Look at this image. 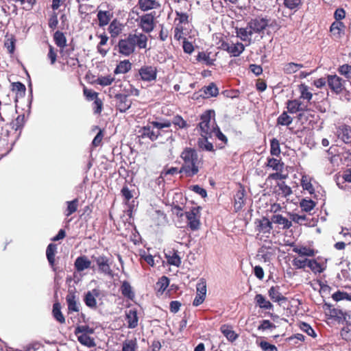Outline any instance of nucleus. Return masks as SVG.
<instances>
[{
	"instance_id": "49",
	"label": "nucleus",
	"mask_w": 351,
	"mask_h": 351,
	"mask_svg": "<svg viewBox=\"0 0 351 351\" xmlns=\"http://www.w3.org/2000/svg\"><path fill=\"white\" fill-rule=\"evenodd\" d=\"M292 121V117L288 115L286 112H282L277 119V123L280 125H289Z\"/></svg>"
},
{
	"instance_id": "26",
	"label": "nucleus",
	"mask_w": 351,
	"mask_h": 351,
	"mask_svg": "<svg viewBox=\"0 0 351 351\" xmlns=\"http://www.w3.org/2000/svg\"><path fill=\"white\" fill-rule=\"evenodd\" d=\"M97 36L100 38V41L97 44V50L99 54H101L102 56H105L110 50V47H104V46L107 44L109 38L105 33L97 35Z\"/></svg>"
},
{
	"instance_id": "17",
	"label": "nucleus",
	"mask_w": 351,
	"mask_h": 351,
	"mask_svg": "<svg viewBox=\"0 0 351 351\" xmlns=\"http://www.w3.org/2000/svg\"><path fill=\"white\" fill-rule=\"evenodd\" d=\"M140 26L142 29L149 33L154 27V16L152 14H146L141 17Z\"/></svg>"
},
{
	"instance_id": "58",
	"label": "nucleus",
	"mask_w": 351,
	"mask_h": 351,
	"mask_svg": "<svg viewBox=\"0 0 351 351\" xmlns=\"http://www.w3.org/2000/svg\"><path fill=\"white\" fill-rule=\"evenodd\" d=\"M208 138H203L198 141L199 146L201 149L206 151H213V145L208 141Z\"/></svg>"
},
{
	"instance_id": "33",
	"label": "nucleus",
	"mask_w": 351,
	"mask_h": 351,
	"mask_svg": "<svg viewBox=\"0 0 351 351\" xmlns=\"http://www.w3.org/2000/svg\"><path fill=\"white\" fill-rule=\"evenodd\" d=\"M268 294L271 300L275 302H280L286 300L285 297L280 292L279 287H271L268 291Z\"/></svg>"
},
{
	"instance_id": "62",
	"label": "nucleus",
	"mask_w": 351,
	"mask_h": 351,
	"mask_svg": "<svg viewBox=\"0 0 351 351\" xmlns=\"http://www.w3.org/2000/svg\"><path fill=\"white\" fill-rule=\"evenodd\" d=\"M291 219L294 222L299 223L300 225H306L307 224V223H306L307 218H306V215H298L296 213H293V214L291 215Z\"/></svg>"
},
{
	"instance_id": "48",
	"label": "nucleus",
	"mask_w": 351,
	"mask_h": 351,
	"mask_svg": "<svg viewBox=\"0 0 351 351\" xmlns=\"http://www.w3.org/2000/svg\"><path fill=\"white\" fill-rule=\"evenodd\" d=\"M58 12L53 11L49 14L48 19V26L51 30H54L58 27Z\"/></svg>"
},
{
	"instance_id": "41",
	"label": "nucleus",
	"mask_w": 351,
	"mask_h": 351,
	"mask_svg": "<svg viewBox=\"0 0 351 351\" xmlns=\"http://www.w3.org/2000/svg\"><path fill=\"white\" fill-rule=\"evenodd\" d=\"M12 90L15 92L16 97H23L25 95V86L20 82H13L12 84Z\"/></svg>"
},
{
	"instance_id": "50",
	"label": "nucleus",
	"mask_w": 351,
	"mask_h": 351,
	"mask_svg": "<svg viewBox=\"0 0 351 351\" xmlns=\"http://www.w3.org/2000/svg\"><path fill=\"white\" fill-rule=\"evenodd\" d=\"M300 206L305 212L311 211L315 206V203L311 199H302L300 203Z\"/></svg>"
},
{
	"instance_id": "9",
	"label": "nucleus",
	"mask_w": 351,
	"mask_h": 351,
	"mask_svg": "<svg viewBox=\"0 0 351 351\" xmlns=\"http://www.w3.org/2000/svg\"><path fill=\"white\" fill-rule=\"evenodd\" d=\"M221 49L227 51L230 56L237 57L245 50V46L243 43L237 42H223L221 45Z\"/></svg>"
},
{
	"instance_id": "32",
	"label": "nucleus",
	"mask_w": 351,
	"mask_h": 351,
	"mask_svg": "<svg viewBox=\"0 0 351 351\" xmlns=\"http://www.w3.org/2000/svg\"><path fill=\"white\" fill-rule=\"evenodd\" d=\"M344 25L341 21H335L332 23L330 31L335 38H339L343 34Z\"/></svg>"
},
{
	"instance_id": "40",
	"label": "nucleus",
	"mask_w": 351,
	"mask_h": 351,
	"mask_svg": "<svg viewBox=\"0 0 351 351\" xmlns=\"http://www.w3.org/2000/svg\"><path fill=\"white\" fill-rule=\"evenodd\" d=\"M53 40L56 45L61 49H64L66 45V38L60 31H56L53 34Z\"/></svg>"
},
{
	"instance_id": "37",
	"label": "nucleus",
	"mask_w": 351,
	"mask_h": 351,
	"mask_svg": "<svg viewBox=\"0 0 351 351\" xmlns=\"http://www.w3.org/2000/svg\"><path fill=\"white\" fill-rule=\"evenodd\" d=\"M293 252L301 256H314L315 250L306 246H298L293 248Z\"/></svg>"
},
{
	"instance_id": "14",
	"label": "nucleus",
	"mask_w": 351,
	"mask_h": 351,
	"mask_svg": "<svg viewBox=\"0 0 351 351\" xmlns=\"http://www.w3.org/2000/svg\"><path fill=\"white\" fill-rule=\"evenodd\" d=\"M73 51V47L60 49L61 58L65 60V64L71 67H75L79 64L78 58L76 56H71Z\"/></svg>"
},
{
	"instance_id": "3",
	"label": "nucleus",
	"mask_w": 351,
	"mask_h": 351,
	"mask_svg": "<svg viewBox=\"0 0 351 351\" xmlns=\"http://www.w3.org/2000/svg\"><path fill=\"white\" fill-rule=\"evenodd\" d=\"M181 158L184 161L180 172L184 173L186 176L191 177L199 171V160L197 154L194 149L187 148L181 154Z\"/></svg>"
},
{
	"instance_id": "8",
	"label": "nucleus",
	"mask_w": 351,
	"mask_h": 351,
	"mask_svg": "<svg viewBox=\"0 0 351 351\" xmlns=\"http://www.w3.org/2000/svg\"><path fill=\"white\" fill-rule=\"evenodd\" d=\"M91 258L96 263L99 272L107 276H113V271L111 269L112 262L108 257L102 254L97 256L93 255Z\"/></svg>"
},
{
	"instance_id": "16",
	"label": "nucleus",
	"mask_w": 351,
	"mask_h": 351,
	"mask_svg": "<svg viewBox=\"0 0 351 351\" xmlns=\"http://www.w3.org/2000/svg\"><path fill=\"white\" fill-rule=\"evenodd\" d=\"M77 296L73 290H69L66 296V301L68 306V313L72 312H79L80 308L77 304Z\"/></svg>"
},
{
	"instance_id": "1",
	"label": "nucleus",
	"mask_w": 351,
	"mask_h": 351,
	"mask_svg": "<svg viewBox=\"0 0 351 351\" xmlns=\"http://www.w3.org/2000/svg\"><path fill=\"white\" fill-rule=\"evenodd\" d=\"M147 36L142 33L129 34L118 42V51L124 56H130L135 51L136 47L139 49L147 47Z\"/></svg>"
},
{
	"instance_id": "57",
	"label": "nucleus",
	"mask_w": 351,
	"mask_h": 351,
	"mask_svg": "<svg viewBox=\"0 0 351 351\" xmlns=\"http://www.w3.org/2000/svg\"><path fill=\"white\" fill-rule=\"evenodd\" d=\"M267 166L275 171H279L282 168V163L279 160L271 158L267 160Z\"/></svg>"
},
{
	"instance_id": "45",
	"label": "nucleus",
	"mask_w": 351,
	"mask_h": 351,
	"mask_svg": "<svg viewBox=\"0 0 351 351\" xmlns=\"http://www.w3.org/2000/svg\"><path fill=\"white\" fill-rule=\"evenodd\" d=\"M138 348L136 340L126 339L123 342L122 351H136Z\"/></svg>"
},
{
	"instance_id": "31",
	"label": "nucleus",
	"mask_w": 351,
	"mask_h": 351,
	"mask_svg": "<svg viewBox=\"0 0 351 351\" xmlns=\"http://www.w3.org/2000/svg\"><path fill=\"white\" fill-rule=\"evenodd\" d=\"M201 92L203 93L204 97H216L219 94V89L214 83H210L208 86H204Z\"/></svg>"
},
{
	"instance_id": "10",
	"label": "nucleus",
	"mask_w": 351,
	"mask_h": 351,
	"mask_svg": "<svg viewBox=\"0 0 351 351\" xmlns=\"http://www.w3.org/2000/svg\"><path fill=\"white\" fill-rule=\"evenodd\" d=\"M157 68L152 65H144L138 70L141 80L145 82L156 80L157 77Z\"/></svg>"
},
{
	"instance_id": "28",
	"label": "nucleus",
	"mask_w": 351,
	"mask_h": 351,
	"mask_svg": "<svg viewBox=\"0 0 351 351\" xmlns=\"http://www.w3.org/2000/svg\"><path fill=\"white\" fill-rule=\"evenodd\" d=\"M132 64L129 60H122L117 65L114 73L115 75L127 73L132 69Z\"/></svg>"
},
{
	"instance_id": "20",
	"label": "nucleus",
	"mask_w": 351,
	"mask_h": 351,
	"mask_svg": "<svg viewBox=\"0 0 351 351\" xmlns=\"http://www.w3.org/2000/svg\"><path fill=\"white\" fill-rule=\"evenodd\" d=\"M112 17L113 13L110 10H98L97 19L99 27H104L108 25Z\"/></svg>"
},
{
	"instance_id": "59",
	"label": "nucleus",
	"mask_w": 351,
	"mask_h": 351,
	"mask_svg": "<svg viewBox=\"0 0 351 351\" xmlns=\"http://www.w3.org/2000/svg\"><path fill=\"white\" fill-rule=\"evenodd\" d=\"M83 93L86 99L88 101L95 100L98 97L99 93L94 91L93 90L88 89L86 87H84Z\"/></svg>"
},
{
	"instance_id": "46",
	"label": "nucleus",
	"mask_w": 351,
	"mask_h": 351,
	"mask_svg": "<svg viewBox=\"0 0 351 351\" xmlns=\"http://www.w3.org/2000/svg\"><path fill=\"white\" fill-rule=\"evenodd\" d=\"M332 298L336 302L341 300L351 301V293L349 294L345 291H337L332 295Z\"/></svg>"
},
{
	"instance_id": "4",
	"label": "nucleus",
	"mask_w": 351,
	"mask_h": 351,
	"mask_svg": "<svg viewBox=\"0 0 351 351\" xmlns=\"http://www.w3.org/2000/svg\"><path fill=\"white\" fill-rule=\"evenodd\" d=\"M214 117V110H207L201 115L199 128L202 138H211L213 136V132L218 127Z\"/></svg>"
},
{
	"instance_id": "29",
	"label": "nucleus",
	"mask_w": 351,
	"mask_h": 351,
	"mask_svg": "<svg viewBox=\"0 0 351 351\" xmlns=\"http://www.w3.org/2000/svg\"><path fill=\"white\" fill-rule=\"evenodd\" d=\"M271 219L272 223L282 226L283 229H289L292 226L291 221L279 214L274 215Z\"/></svg>"
},
{
	"instance_id": "63",
	"label": "nucleus",
	"mask_w": 351,
	"mask_h": 351,
	"mask_svg": "<svg viewBox=\"0 0 351 351\" xmlns=\"http://www.w3.org/2000/svg\"><path fill=\"white\" fill-rule=\"evenodd\" d=\"M258 346L263 351H278V348L275 345L271 344L266 341H261Z\"/></svg>"
},
{
	"instance_id": "52",
	"label": "nucleus",
	"mask_w": 351,
	"mask_h": 351,
	"mask_svg": "<svg viewBox=\"0 0 351 351\" xmlns=\"http://www.w3.org/2000/svg\"><path fill=\"white\" fill-rule=\"evenodd\" d=\"M270 154L272 156H278L280 154V143L276 138H273L270 141Z\"/></svg>"
},
{
	"instance_id": "15",
	"label": "nucleus",
	"mask_w": 351,
	"mask_h": 351,
	"mask_svg": "<svg viewBox=\"0 0 351 351\" xmlns=\"http://www.w3.org/2000/svg\"><path fill=\"white\" fill-rule=\"evenodd\" d=\"M340 313L346 322V325L341 330L340 335L342 339L346 341L351 340V316L346 312H341Z\"/></svg>"
},
{
	"instance_id": "60",
	"label": "nucleus",
	"mask_w": 351,
	"mask_h": 351,
	"mask_svg": "<svg viewBox=\"0 0 351 351\" xmlns=\"http://www.w3.org/2000/svg\"><path fill=\"white\" fill-rule=\"evenodd\" d=\"M340 74L344 75L348 79H351V65L345 64L339 66L338 69Z\"/></svg>"
},
{
	"instance_id": "47",
	"label": "nucleus",
	"mask_w": 351,
	"mask_h": 351,
	"mask_svg": "<svg viewBox=\"0 0 351 351\" xmlns=\"http://www.w3.org/2000/svg\"><path fill=\"white\" fill-rule=\"evenodd\" d=\"M301 185L303 189L307 191L310 194H313L314 193V188L308 176H302L301 179Z\"/></svg>"
},
{
	"instance_id": "34",
	"label": "nucleus",
	"mask_w": 351,
	"mask_h": 351,
	"mask_svg": "<svg viewBox=\"0 0 351 351\" xmlns=\"http://www.w3.org/2000/svg\"><path fill=\"white\" fill-rule=\"evenodd\" d=\"M52 314L54 319L60 324L65 323V317L61 312V305L58 302L53 304Z\"/></svg>"
},
{
	"instance_id": "12",
	"label": "nucleus",
	"mask_w": 351,
	"mask_h": 351,
	"mask_svg": "<svg viewBox=\"0 0 351 351\" xmlns=\"http://www.w3.org/2000/svg\"><path fill=\"white\" fill-rule=\"evenodd\" d=\"M116 101V108L120 112H126L132 104V101L128 98V95L118 93L114 95Z\"/></svg>"
},
{
	"instance_id": "61",
	"label": "nucleus",
	"mask_w": 351,
	"mask_h": 351,
	"mask_svg": "<svg viewBox=\"0 0 351 351\" xmlns=\"http://www.w3.org/2000/svg\"><path fill=\"white\" fill-rule=\"evenodd\" d=\"M197 60L199 62H204L207 65H212L213 64V60L210 59L209 54L205 52H199L197 56Z\"/></svg>"
},
{
	"instance_id": "39",
	"label": "nucleus",
	"mask_w": 351,
	"mask_h": 351,
	"mask_svg": "<svg viewBox=\"0 0 351 351\" xmlns=\"http://www.w3.org/2000/svg\"><path fill=\"white\" fill-rule=\"evenodd\" d=\"M138 5L142 11H147L158 5L155 0H138Z\"/></svg>"
},
{
	"instance_id": "38",
	"label": "nucleus",
	"mask_w": 351,
	"mask_h": 351,
	"mask_svg": "<svg viewBox=\"0 0 351 351\" xmlns=\"http://www.w3.org/2000/svg\"><path fill=\"white\" fill-rule=\"evenodd\" d=\"M16 38L14 36L10 35L6 36L5 40H4V47L6 48L8 52L10 54H13L15 51V47H16Z\"/></svg>"
},
{
	"instance_id": "30",
	"label": "nucleus",
	"mask_w": 351,
	"mask_h": 351,
	"mask_svg": "<svg viewBox=\"0 0 351 351\" xmlns=\"http://www.w3.org/2000/svg\"><path fill=\"white\" fill-rule=\"evenodd\" d=\"M220 330L223 335L230 342H234L239 337V335L232 330L231 326L228 325H223L221 326Z\"/></svg>"
},
{
	"instance_id": "55",
	"label": "nucleus",
	"mask_w": 351,
	"mask_h": 351,
	"mask_svg": "<svg viewBox=\"0 0 351 351\" xmlns=\"http://www.w3.org/2000/svg\"><path fill=\"white\" fill-rule=\"evenodd\" d=\"M197 294L206 296V282L203 278H201L196 285Z\"/></svg>"
},
{
	"instance_id": "44",
	"label": "nucleus",
	"mask_w": 351,
	"mask_h": 351,
	"mask_svg": "<svg viewBox=\"0 0 351 351\" xmlns=\"http://www.w3.org/2000/svg\"><path fill=\"white\" fill-rule=\"evenodd\" d=\"M114 80V77L111 75L106 76H99L96 80L94 81L93 83L101 85L102 86H107L112 84Z\"/></svg>"
},
{
	"instance_id": "27",
	"label": "nucleus",
	"mask_w": 351,
	"mask_h": 351,
	"mask_svg": "<svg viewBox=\"0 0 351 351\" xmlns=\"http://www.w3.org/2000/svg\"><path fill=\"white\" fill-rule=\"evenodd\" d=\"M254 300L256 304L262 309L271 310L273 309V304L266 299V298L262 294H256Z\"/></svg>"
},
{
	"instance_id": "6",
	"label": "nucleus",
	"mask_w": 351,
	"mask_h": 351,
	"mask_svg": "<svg viewBox=\"0 0 351 351\" xmlns=\"http://www.w3.org/2000/svg\"><path fill=\"white\" fill-rule=\"evenodd\" d=\"M94 332V328L88 325H78L75 328L74 334L82 345L88 348H93L96 346V343L94 338L90 335Z\"/></svg>"
},
{
	"instance_id": "51",
	"label": "nucleus",
	"mask_w": 351,
	"mask_h": 351,
	"mask_svg": "<svg viewBox=\"0 0 351 351\" xmlns=\"http://www.w3.org/2000/svg\"><path fill=\"white\" fill-rule=\"evenodd\" d=\"M24 123L25 115L20 114L12 122V128L16 131L21 130L23 127Z\"/></svg>"
},
{
	"instance_id": "53",
	"label": "nucleus",
	"mask_w": 351,
	"mask_h": 351,
	"mask_svg": "<svg viewBox=\"0 0 351 351\" xmlns=\"http://www.w3.org/2000/svg\"><path fill=\"white\" fill-rule=\"evenodd\" d=\"M307 266L315 273H322L324 267L315 260H308Z\"/></svg>"
},
{
	"instance_id": "11",
	"label": "nucleus",
	"mask_w": 351,
	"mask_h": 351,
	"mask_svg": "<svg viewBox=\"0 0 351 351\" xmlns=\"http://www.w3.org/2000/svg\"><path fill=\"white\" fill-rule=\"evenodd\" d=\"M345 81L337 75H329L327 77V84L329 88L335 93L339 94L344 90Z\"/></svg>"
},
{
	"instance_id": "19",
	"label": "nucleus",
	"mask_w": 351,
	"mask_h": 351,
	"mask_svg": "<svg viewBox=\"0 0 351 351\" xmlns=\"http://www.w3.org/2000/svg\"><path fill=\"white\" fill-rule=\"evenodd\" d=\"M125 320L128 328H135L138 324V312L136 308H131L125 311Z\"/></svg>"
},
{
	"instance_id": "21",
	"label": "nucleus",
	"mask_w": 351,
	"mask_h": 351,
	"mask_svg": "<svg viewBox=\"0 0 351 351\" xmlns=\"http://www.w3.org/2000/svg\"><path fill=\"white\" fill-rule=\"evenodd\" d=\"M338 137L345 143H351V127L347 125L339 126L337 131Z\"/></svg>"
},
{
	"instance_id": "54",
	"label": "nucleus",
	"mask_w": 351,
	"mask_h": 351,
	"mask_svg": "<svg viewBox=\"0 0 351 351\" xmlns=\"http://www.w3.org/2000/svg\"><path fill=\"white\" fill-rule=\"evenodd\" d=\"M299 328L302 331L306 332L310 337L313 338L317 337L316 332L306 322H301L299 324Z\"/></svg>"
},
{
	"instance_id": "24",
	"label": "nucleus",
	"mask_w": 351,
	"mask_h": 351,
	"mask_svg": "<svg viewBox=\"0 0 351 351\" xmlns=\"http://www.w3.org/2000/svg\"><path fill=\"white\" fill-rule=\"evenodd\" d=\"M108 31L111 38H115L121 33L122 25L117 19H114L110 23Z\"/></svg>"
},
{
	"instance_id": "43",
	"label": "nucleus",
	"mask_w": 351,
	"mask_h": 351,
	"mask_svg": "<svg viewBox=\"0 0 351 351\" xmlns=\"http://www.w3.org/2000/svg\"><path fill=\"white\" fill-rule=\"evenodd\" d=\"M303 67V65L301 64H297L294 62H289L284 65L283 70L284 72L287 74H292L295 73L300 69Z\"/></svg>"
},
{
	"instance_id": "42",
	"label": "nucleus",
	"mask_w": 351,
	"mask_h": 351,
	"mask_svg": "<svg viewBox=\"0 0 351 351\" xmlns=\"http://www.w3.org/2000/svg\"><path fill=\"white\" fill-rule=\"evenodd\" d=\"M67 207L64 211V214L66 217H69L75 213L79 206V200L77 198L74 199L72 201L66 202Z\"/></svg>"
},
{
	"instance_id": "18",
	"label": "nucleus",
	"mask_w": 351,
	"mask_h": 351,
	"mask_svg": "<svg viewBox=\"0 0 351 351\" xmlns=\"http://www.w3.org/2000/svg\"><path fill=\"white\" fill-rule=\"evenodd\" d=\"M256 226V230L263 234H269L273 228L272 221L267 217H263L261 219H258L255 222Z\"/></svg>"
},
{
	"instance_id": "5",
	"label": "nucleus",
	"mask_w": 351,
	"mask_h": 351,
	"mask_svg": "<svg viewBox=\"0 0 351 351\" xmlns=\"http://www.w3.org/2000/svg\"><path fill=\"white\" fill-rule=\"evenodd\" d=\"M171 123L169 121L159 122L152 121L149 122L146 126L143 127L138 132L140 137L142 138H148L152 141H156L160 135V130L164 128H169Z\"/></svg>"
},
{
	"instance_id": "36",
	"label": "nucleus",
	"mask_w": 351,
	"mask_h": 351,
	"mask_svg": "<svg viewBox=\"0 0 351 351\" xmlns=\"http://www.w3.org/2000/svg\"><path fill=\"white\" fill-rule=\"evenodd\" d=\"M169 285V278L163 276L159 278L158 281L156 283L155 290L157 291V293L162 294L163 292L166 290Z\"/></svg>"
},
{
	"instance_id": "25",
	"label": "nucleus",
	"mask_w": 351,
	"mask_h": 351,
	"mask_svg": "<svg viewBox=\"0 0 351 351\" xmlns=\"http://www.w3.org/2000/svg\"><path fill=\"white\" fill-rule=\"evenodd\" d=\"M287 108L288 111L294 114L299 111L304 110L306 106L303 105L302 102L298 99L289 100L287 103Z\"/></svg>"
},
{
	"instance_id": "64",
	"label": "nucleus",
	"mask_w": 351,
	"mask_h": 351,
	"mask_svg": "<svg viewBox=\"0 0 351 351\" xmlns=\"http://www.w3.org/2000/svg\"><path fill=\"white\" fill-rule=\"evenodd\" d=\"M121 194L123 197L125 203H128L132 197L133 195L132 191L129 189L127 186H124L121 190Z\"/></svg>"
},
{
	"instance_id": "23",
	"label": "nucleus",
	"mask_w": 351,
	"mask_h": 351,
	"mask_svg": "<svg viewBox=\"0 0 351 351\" xmlns=\"http://www.w3.org/2000/svg\"><path fill=\"white\" fill-rule=\"evenodd\" d=\"M120 291L124 298L133 300L135 298V293L128 281L124 280L121 282Z\"/></svg>"
},
{
	"instance_id": "2",
	"label": "nucleus",
	"mask_w": 351,
	"mask_h": 351,
	"mask_svg": "<svg viewBox=\"0 0 351 351\" xmlns=\"http://www.w3.org/2000/svg\"><path fill=\"white\" fill-rule=\"evenodd\" d=\"M269 20L264 17H256L252 19L245 27H237L236 34L238 38L247 45H250L252 39V36L254 34H260L268 26Z\"/></svg>"
},
{
	"instance_id": "7",
	"label": "nucleus",
	"mask_w": 351,
	"mask_h": 351,
	"mask_svg": "<svg viewBox=\"0 0 351 351\" xmlns=\"http://www.w3.org/2000/svg\"><path fill=\"white\" fill-rule=\"evenodd\" d=\"M181 208L177 206V216H180L186 220L187 226L191 230H197L200 227L199 207H193L189 211L180 213Z\"/></svg>"
},
{
	"instance_id": "22",
	"label": "nucleus",
	"mask_w": 351,
	"mask_h": 351,
	"mask_svg": "<svg viewBox=\"0 0 351 351\" xmlns=\"http://www.w3.org/2000/svg\"><path fill=\"white\" fill-rule=\"evenodd\" d=\"M91 261L85 255L78 256L74 263V267L77 271H82L90 267Z\"/></svg>"
},
{
	"instance_id": "56",
	"label": "nucleus",
	"mask_w": 351,
	"mask_h": 351,
	"mask_svg": "<svg viewBox=\"0 0 351 351\" xmlns=\"http://www.w3.org/2000/svg\"><path fill=\"white\" fill-rule=\"evenodd\" d=\"M243 193H241V192H238L235 197H234V209L236 210V211H238L239 210L243 204H244V200H243Z\"/></svg>"
},
{
	"instance_id": "35",
	"label": "nucleus",
	"mask_w": 351,
	"mask_h": 351,
	"mask_svg": "<svg viewBox=\"0 0 351 351\" xmlns=\"http://www.w3.org/2000/svg\"><path fill=\"white\" fill-rule=\"evenodd\" d=\"M57 250V245L54 243L48 245L46 250V256L49 265L53 267L55 265V255Z\"/></svg>"
},
{
	"instance_id": "13",
	"label": "nucleus",
	"mask_w": 351,
	"mask_h": 351,
	"mask_svg": "<svg viewBox=\"0 0 351 351\" xmlns=\"http://www.w3.org/2000/svg\"><path fill=\"white\" fill-rule=\"evenodd\" d=\"M101 295V291L98 289H93L91 291L86 292L84 297V302L85 304L91 309H96L97 304L96 298H99Z\"/></svg>"
}]
</instances>
